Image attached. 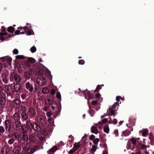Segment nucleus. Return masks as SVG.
<instances>
[{"label":"nucleus","instance_id":"obj_19","mask_svg":"<svg viewBox=\"0 0 154 154\" xmlns=\"http://www.w3.org/2000/svg\"><path fill=\"white\" fill-rule=\"evenodd\" d=\"M21 148L19 147H14L13 149V152L15 154H18L21 151Z\"/></svg>","mask_w":154,"mask_h":154},{"label":"nucleus","instance_id":"obj_43","mask_svg":"<svg viewBox=\"0 0 154 154\" xmlns=\"http://www.w3.org/2000/svg\"><path fill=\"white\" fill-rule=\"evenodd\" d=\"M103 123L102 122H99L97 124H95L96 126L98 125V128H101L103 125Z\"/></svg>","mask_w":154,"mask_h":154},{"label":"nucleus","instance_id":"obj_11","mask_svg":"<svg viewBox=\"0 0 154 154\" xmlns=\"http://www.w3.org/2000/svg\"><path fill=\"white\" fill-rule=\"evenodd\" d=\"M5 91L7 93L8 96L10 95L11 92V88L9 86L5 85Z\"/></svg>","mask_w":154,"mask_h":154},{"label":"nucleus","instance_id":"obj_17","mask_svg":"<svg viewBox=\"0 0 154 154\" xmlns=\"http://www.w3.org/2000/svg\"><path fill=\"white\" fill-rule=\"evenodd\" d=\"M91 133L97 134L98 132L97 130V127L96 126L93 125L91 128Z\"/></svg>","mask_w":154,"mask_h":154},{"label":"nucleus","instance_id":"obj_16","mask_svg":"<svg viewBox=\"0 0 154 154\" xmlns=\"http://www.w3.org/2000/svg\"><path fill=\"white\" fill-rule=\"evenodd\" d=\"M21 135L22 136V139L24 141H27L28 140V136L27 135L26 132L24 130H23V133L21 134Z\"/></svg>","mask_w":154,"mask_h":154},{"label":"nucleus","instance_id":"obj_14","mask_svg":"<svg viewBox=\"0 0 154 154\" xmlns=\"http://www.w3.org/2000/svg\"><path fill=\"white\" fill-rule=\"evenodd\" d=\"M21 87V85L20 83H16L14 86V90L16 92L19 91Z\"/></svg>","mask_w":154,"mask_h":154},{"label":"nucleus","instance_id":"obj_5","mask_svg":"<svg viewBox=\"0 0 154 154\" xmlns=\"http://www.w3.org/2000/svg\"><path fill=\"white\" fill-rule=\"evenodd\" d=\"M38 122L43 126H45L47 125V123L46 118L42 116H39L38 118Z\"/></svg>","mask_w":154,"mask_h":154},{"label":"nucleus","instance_id":"obj_13","mask_svg":"<svg viewBox=\"0 0 154 154\" xmlns=\"http://www.w3.org/2000/svg\"><path fill=\"white\" fill-rule=\"evenodd\" d=\"M9 151V148L7 146H5L2 148L1 152L3 154H6Z\"/></svg>","mask_w":154,"mask_h":154},{"label":"nucleus","instance_id":"obj_38","mask_svg":"<svg viewBox=\"0 0 154 154\" xmlns=\"http://www.w3.org/2000/svg\"><path fill=\"white\" fill-rule=\"evenodd\" d=\"M74 148L76 149L79 147L80 146V144L79 143H75L74 144Z\"/></svg>","mask_w":154,"mask_h":154},{"label":"nucleus","instance_id":"obj_9","mask_svg":"<svg viewBox=\"0 0 154 154\" xmlns=\"http://www.w3.org/2000/svg\"><path fill=\"white\" fill-rule=\"evenodd\" d=\"M2 77L3 82L5 84L7 83L9 80L8 74L6 73H4L2 75Z\"/></svg>","mask_w":154,"mask_h":154},{"label":"nucleus","instance_id":"obj_54","mask_svg":"<svg viewBox=\"0 0 154 154\" xmlns=\"http://www.w3.org/2000/svg\"><path fill=\"white\" fill-rule=\"evenodd\" d=\"M95 138V136L93 135H91L90 137V139L91 140H92Z\"/></svg>","mask_w":154,"mask_h":154},{"label":"nucleus","instance_id":"obj_24","mask_svg":"<svg viewBox=\"0 0 154 154\" xmlns=\"http://www.w3.org/2000/svg\"><path fill=\"white\" fill-rule=\"evenodd\" d=\"M4 58L7 60V61L8 64L10 65L11 63L12 59L9 56L5 57H4Z\"/></svg>","mask_w":154,"mask_h":154},{"label":"nucleus","instance_id":"obj_48","mask_svg":"<svg viewBox=\"0 0 154 154\" xmlns=\"http://www.w3.org/2000/svg\"><path fill=\"white\" fill-rule=\"evenodd\" d=\"M56 96L57 98L61 99V95L59 92H58L57 93Z\"/></svg>","mask_w":154,"mask_h":154},{"label":"nucleus","instance_id":"obj_47","mask_svg":"<svg viewBox=\"0 0 154 154\" xmlns=\"http://www.w3.org/2000/svg\"><path fill=\"white\" fill-rule=\"evenodd\" d=\"M91 116H93L95 113V112L94 110H92L91 112H89Z\"/></svg>","mask_w":154,"mask_h":154},{"label":"nucleus","instance_id":"obj_64","mask_svg":"<svg viewBox=\"0 0 154 154\" xmlns=\"http://www.w3.org/2000/svg\"><path fill=\"white\" fill-rule=\"evenodd\" d=\"M121 98V97L118 96L116 97V100L117 101H119Z\"/></svg>","mask_w":154,"mask_h":154},{"label":"nucleus","instance_id":"obj_46","mask_svg":"<svg viewBox=\"0 0 154 154\" xmlns=\"http://www.w3.org/2000/svg\"><path fill=\"white\" fill-rule=\"evenodd\" d=\"M48 121L50 123H51V121H53V122H51L52 123V122H54V119L52 117H49V118L48 119ZM51 124L52 125L53 123H52V124Z\"/></svg>","mask_w":154,"mask_h":154},{"label":"nucleus","instance_id":"obj_63","mask_svg":"<svg viewBox=\"0 0 154 154\" xmlns=\"http://www.w3.org/2000/svg\"><path fill=\"white\" fill-rule=\"evenodd\" d=\"M37 75H42L43 74V71H41L40 72L37 73Z\"/></svg>","mask_w":154,"mask_h":154},{"label":"nucleus","instance_id":"obj_26","mask_svg":"<svg viewBox=\"0 0 154 154\" xmlns=\"http://www.w3.org/2000/svg\"><path fill=\"white\" fill-rule=\"evenodd\" d=\"M49 88L46 87L43 88L42 89V92L44 94H47L49 92Z\"/></svg>","mask_w":154,"mask_h":154},{"label":"nucleus","instance_id":"obj_35","mask_svg":"<svg viewBox=\"0 0 154 154\" xmlns=\"http://www.w3.org/2000/svg\"><path fill=\"white\" fill-rule=\"evenodd\" d=\"M27 60L29 62L32 63H34L35 61V60L32 57H29L27 58Z\"/></svg>","mask_w":154,"mask_h":154},{"label":"nucleus","instance_id":"obj_7","mask_svg":"<svg viewBox=\"0 0 154 154\" xmlns=\"http://www.w3.org/2000/svg\"><path fill=\"white\" fill-rule=\"evenodd\" d=\"M21 126V123L20 121H15L13 124V128L17 131L19 129Z\"/></svg>","mask_w":154,"mask_h":154},{"label":"nucleus","instance_id":"obj_12","mask_svg":"<svg viewBox=\"0 0 154 154\" xmlns=\"http://www.w3.org/2000/svg\"><path fill=\"white\" fill-rule=\"evenodd\" d=\"M7 33L6 32H1L0 33V39L3 41L7 39Z\"/></svg>","mask_w":154,"mask_h":154},{"label":"nucleus","instance_id":"obj_61","mask_svg":"<svg viewBox=\"0 0 154 154\" xmlns=\"http://www.w3.org/2000/svg\"><path fill=\"white\" fill-rule=\"evenodd\" d=\"M55 91L54 89H52L51 91V94L52 95H54L55 93Z\"/></svg>","mask_w":154,"mask_h":154},{"label":"nucleus","instance_id":"obj_42","mask_svg":"<svg viewBox=\"0 0 154 154\" xmlns=\"http://www.w3.org/2000/svg\"><path fill=\"white\" fill-rule=\"evenodd\" d=\"M5 131L4 128L2 126H0V134H3Z\"/></svg>","mask_w":154,"mask_h":154},{"label":"nucleus","instance_id":"obj_50","mask_svg":"<svg viewBox=\"0 0 154 154\" xmlns=\"http://www.w3.org/2000/svg\"><path fill=\"white\" fill-rule=\"evenodd\" d=\"M85 63V61L83 60H80L79 61V64L83 65Z\"/></svg>","mask_w":154,"mask_h":154},{"label":"nucleus","instance_id":"obj_60","mask_svg":"<svg viewBox=\"0 0 154 154\" xmlns=\"http://www.w3.org/2000/svg\"><path fill=\"white\" fill-rule=\"evenodd\" d=\"M76 149H75V148L74 149H71L69 151V153H73L75 151H76Z\"/></svg>","mask_w":154,"mask_h":154},{"label":"nucleus","instance_id":"obj_25","mask_svg":"<svg viewBox=\"0 0 154 154\" xmlns=\"http://www.w3.org/2000/svg\"><path fill=\"white\" fill-rule=\"evenodd\" d=\"M38 137L41 140L45 141V135L42 133H39L38 134Z\"/></svg>","mask_w":154,"mask_h":154},{"label":"nucleus","instance_id":"obj_2","mask_svg":"<svg viewBox=\"0 0 154 154\" xmlns=\"http://www.w3.org/2000/svg\"><path fill=\"white\" fill-rule=\"evenodd\" d=\"M118 105L117 103H114L112 106L109 107L107 110V114L108 116L115 115V112L118 109Z\"/></svg>","mask_w":154,"mask_h":154},{"label":"nucleus","instance_id":"obj_41","mask_svg":"<svg viewBox=\"0 0 154 154\" xmlns=\"http://www.w3.org/2000/svg\"><path fill=\"white\" fill-rule=\"evenodd\" d=\"M16 58L17 59H22L25 58L22 55H18L16 56Z\"/></svg>","mask_w":154,"mask_h":154},{"label":"nucleus","instance_id":"obj_4","mask_svg":"<svg viewBox=\"0 0 154 154\" xmlns=\"http://www.w3.org/2000/svg\"><path fill=\"white\" fill-rule=\"evenodd\" d=\"M36 82L38 84L42 86H44L46 84V82L45 78L44 77H39L36 79Z\"/></svg>","mask_w":154,"mask_h":154},{"label":"nucleus","instance_id":"obj_58","mask_svg":"<svg viewBox=\"0 0 154 154\" xmlns=\"http://www.w3.org/2000/svg\"><path fill=\"white\" fill-rule=\"evenodd\" d=\"M69 140L70 141H72L73 140V137L71 135H70L69 137Z\"/></svg>","mask_w":154,"mask_h":154},{"label":"nucleus","instance_id":"obj_21","mask_svg":"<svg viewBox=\"0 0 154 154\" xmlns=\"http://www.w3.org/2000/svg\"><path fill=\"white\" fill-rule=\"evenodd\" d=\"M33 129L34 130L36 131H39L41 130L40 126L36 123L34 124Z\"/></svg>","mask_w":154,"mask_h":154},{"label":"nucleus","instance_id":"obj_6","mask_svg":"<svg viewBox=\"0 0 154 154\" xmlns=\"http://www.w3.org/2000/svg\"><path fill=\"white\" fill-rule=\"evenodd\" d=\"M10 78H11L14 79V80L17 82H19L21 80V78L20 76L17 73L14 72L11 73Z\"/></svg>","mask_w":154,"mask_h":154},{"label":"nucleus","instance_id":"obj_15","mask_svg":"<svg viewBox=\"0 0 154 154\" xmlns=\"http://www.w3.org/2000/svg\"><path fill=\"white\" fill-rule=\"evenodd\" d=\"M26 87L30 91H32L33 90V88L32 85L30 84L29 82H27L26 83Z\"/></svg>","mask_w":154,"mask_h":154},{"label":"nucleus","instance_id":"obj_32","mask_svg":"<svg viewBox=\"0 0 154 154\" xmlns=\"http://www.w3.org/2000/svg\"><path fill=\"white\" fill-rule=\"evenodd\" d=\"M7 30L8 32L11 33L14 31V28L13 26H11L8 28Z\"/></svg>","mask_w":154,"mask_h":154},{"label":"nucleus","instance_id":"obj_53","mask_svg":"<svg viewBox=\"0 0 154 154\" xmlns=\"http://www.w3.org/2000/svg\"><path fill=\"white\" fill-rule=\"evenodd\" d=\"M29 139L30 141H33L35 140L34 137L32 136H30Z\"/></svg>","mask_w":154,"mask_h":154},{"label":"nucleus","instance_id":"obj_49","mask_svg":"<svg viewBox=\"0 0 154 154\" xmlns=\"http://www.w3.org/2000/svg\"><path fill=\"white\" fill-rule=\"evenodd\" d=\"M19 53L17 49H15L13 51V53L14 54H17Z\"/></svg>","mask_w":154,"mask_h":154},{"label":"nucleus","instance_id":"obj_8","mask_svg":"<svg viewBox=\"0 0 154 154\" xmlns=\"http://www.w3.org/2000/svg\"><path fill=\"white\" fill-rule=\"evenodd\" d=\"M34 74V72L33 71L30 70L28 72H26L24 73V76L26 79H29L31 75Z\"/></svg>","mask_w":154,"mask_h":154},{"label":"nucleus","instance_id":"obj_55","mask_svg":"<svg viewBox=\"0 0 154 154\" xmlns=\"http://www.w3.org/2000/svg\"><path fill=\"white\" fill-rule=\"evenodd\" d=\"M107 121L108 120L106 118L102 120V122L103 124H104L106 123L107 122Z\"/></svg>","mask_w":154,"mask_h":154},{"label":"nucleus","instance_id":"obj_30","mask_svg":"<svg viewBox=\"0 0 154 154\" xmlns=\"http://www.w3.org/2000/svg\"><path fill=\"white\" fill-rule=\"evenodd\" d=\"M29 114L31 116V118L34 114L35 110L33 109L30 108L29 109Z\"/></svg>","mask_w":154,"mask_h":154},{"label":"nucleus","instance_id":"obj_1","mask_svg":"<svg viewBox=\"0 0 154 154\" xmlns=\"http://www.w3.org/2000/svg\"><path fill=\"white\" fill-rule=\"evenodd\" d=\"M86 90L85 91H79V94L81 96H84L85 99H86L88 100V103H89V99H92L94 98H97V101L94 100L92 101L91 103L93 105H95L97 104V101L99 100L100 99H101V101H102V98L100 97V94H95V96L94 97L92 95V93H94V91H89L87 92V95H86Z\"/></svg>","mask_w":154,"mask_h":154},{"label":"nucleus","instance_id":"obj_20","mask_svg":"<svg viewBox=\"0 0 154 154\" xmlns=\"http://www.w3.org/2000/svg\"><path fill=\"white\" fill-rule=\"evenodd\" d=\"M13 119L15 121H20V116L19 114L17 113H14L13 116Z\"/></svg>","mask_w":154,"mask_h":154},{"label":"nucleus","instance_id":"obj_34","mask_svg":"<svg viewBox=\"0 0 154 154\" xmlns=\"http://www.w3.org/2000/svg\"><path fill=\"white\" fill-rule=\"evenodd\" d=\"M12 136L15 137L16 139H18L19 138V136L17 132H14L12 135Z\"/></svg>","mask_w":154,"mask_h":154},{"label":"nucleus","instance_id":"obj_52","mask_svg":"<svg viewBox=\"0 0 154 154\" xmlns=\"http://www.w3.org/2000/svg\"><path fill=\"white\" fill-rule=\"evenodd\" d=\"M114 133L116 136H117L118 134V131L117 129L115 130L114 131Z\"/></svg>","mask_w":154,"mask_h":154},{"label":"nucleus","instance_id":"obj_27","mask_svg":"<svg viewBox=\"0 0 154 154\" xmlns=\"http://www.w3.org/2000/svg\"><path fill=\"white\" fill-rule=\"evenodd\" d=\"M138 138H132L130 140L132 141L133 145L137 144L138 142Z\"/></svg>","mask_w":154,"mask_h":154},{"label":"nucleus","instance_id":"obj_37","mask_svg":"<svg viewBox=\"0 0 154 154\" xmlns=\"http://www.w3.org/2000/svg\"><path fill=\"white\" fill-rule=\"evenodd\" d=\"M46 74H47L48 76L49 77L50 79H52V75L51 74V71L47 69L46 71Z\"/></svg>","mask_w":154,"mask_h":154},{"label":"nucleus","instance_id":"obj_3","mask_svg":"<svg viewBox=\"0 0 154 154\" xmlns=\"http://www.w3.org/2000/svg\"><path fill=\"white\" fill-rule=\"evenodd\" d=\"M4 126L5 129L9 133L11 131V122L9 119H6L4 122Z\"/></svg>","mask_w":154,"mask_h":154},{"label":"nucleus","instance_id":"obj_29","mask_svg":"<svg viewBox=\"0 0 154 154\" xmlns=\"http://www.w3.org/2000/svg\"><path fill=\"white\" fill-rule=\"evenodd\" d=\"M33 126L34 125H33L31 122L29 121L27 122L26 127L27 128H29L30 129L33 128Z\"/></svg>","mask_w":154,"mask_h":154},{"label":"nucleus","instance_id":"obj_36","mask_svg":"<svg viewBox=\"0 0 154 154\" xmlns=\"http://www.w3.org/2000/svg\"><path fill=\"white\" fill-rule=\"evenodd\" d=\"M14 103L17 105H19L21 103L20 100L18 99H16L13 100Z\"/></svg>","mask_w":154,"mask_h":154},{"label":"nucleus","instance_id":"obj_23","mask_svg":"<svg viewBox=\"0 0 154 154\" xmlns=\"http://www.w3.org/2000/svg\"><path fill=\"white\" fill-rule=\"evenodd\" d=\"M97 146L96 145H92V147L90 149V152L91 153H94L97 150Z\"/></svg>","mask_w":154,"mask_h":154},{"label":"nucleus","instance_id":"obj_22","mask_svg":"<svg viewBox=\"0 0 154 154\" xmlns=\"http://www.w3.org/2000/svg\"><path fill=\"white\" fill-rule=\"evenodd\" d=\"M148 131V130L147 129H143L142 130L140 131L139 133L142 134V136L145 137L147 134Z\"/></svg>","mask_w":154,"mask_h":154},{"label":"nucleus","instance_id":"obj_57","mask_svg":"<svg viewBox=\"0 0 154 154\" xmlns=\"http://www.w3.org/2000/svg\"><path fill=\"white\" fill-rule=\"evenodd\" d=\"M141 148L142 149H146V146L145 144L142 145L141 146Z\"/></svg>","mask_w":154,"mask_h":154},{"label":"nucleus","instance_id":"obj_59","mask_svg":"<svg viewBox=\"0 0 154 154\" xmlns=\"http://www.w3.org/2000/svg\"><path fill=\"white\" fill-rule=\"evenodd\" d=\"M33 33H34V32L33 31L32 32L31 31H29L27 32V34L28 35H30L33 34Z\"/></svg>","mask_w":154,"mask_h":154},{"label":"nucleus","instance_id":"obj_62","mask_svg":"<svg viewBox=\"0 0 154 154\" xmlns=\"http://www.w3.org/2000/svg\"><path fill=\"white\" fill-rule=\"evenodd\" d=\"M5 103H2L1 102H0V111L2 110V105L4 104Z\"/></svg>","mask_w":154,"mask_h":154},{"label":"nucleus","instance_id":"obj_31","mask_svg":"<svg viewBox=\"0 0 154 154\" xmlns=\"http://www.w3.org/2000/svg\"><path fill=\"white\" fill-rule=\"evenodd\" d=\"M21 116L24 120H26L28 118V116H27L26 113L24 112H23L21 114Z\"/></svg>","mask_w":154,"mask_h":154},{"label":"nucleus","instance_id":"obj_10","mask_svg":"<svg viewBox=\"0 0 154 154\" xmlns=\"http://www.w3.org/2000/svg\"><path fill=\"white\" fill-rule=\"evenodd\" d=\"M5 97V94L2 92H0V102L2 103H5L6 102Z\"/></svg>","mask_w":154,"mask_h":154},{"label":"nucleus","instance_id":"obj_51","mask_svg":"<svg viewBox=\"0 0 154 154\" xmlns=\"http://www.w3.org/2000/svg\"><path fill=\"white\" fill-rule=\"evenodd\" d=\"M46 115L48 117H50L52 115V113L51 112L48 111L47 112Z\"/></svg>","mask_w":154,"mask_h":154},{"label":"nucleus","instance_id":"obj_44","mask_svg":"<svg viewBox=\"0 0 154 154\" xmlns=\"http://www.w3.org/2000/svg\"><path fill=\"white\" fill-rule=\"evenodd\" d=\"M14 141V138H11L8 141V143L10 144H12Z\"/></svg>","mask_w":154,"mask_h":154},{"label":"nucleus","instance_id":"obj_45","mask_svg":"<svg viewBox=\"0 0 154 154\" xmlns=\"http://www.w3.org/2000/svg\"><path fill=\"white\" fill-rule=\"evenodd\" d=\"M32 53H34L36 51V48L35 46H33L30 49Z\"/></svg>","mask_w":154,"mask_h":154},{"label":"nucleus","instance_id":"obj_40","mask_svg":"<svg viewBox=\"0 0 154 154\" xmlns=\"http://www.w3.org/2000/svg\"><path fill=\"white\" fill-rule=\"evenodd\" d=\"M100 140L98 138H97L94 139L93 141V143L95 144V145L97 146L98 143L99 142Z\"/></svg>","mask_w":154,"mask_h":154},{"label":"nucleus","instance_id":"obj_56","mask_svg":"<svg viewBox=\"0 0 154 154\" xmlns=\"http://www.w3.org/2000/svg\"><path fill=\"white\" fill-rule=\"evenodd\" d=\"M117 120L116 119H114L113 120V124L114 125H116L117 123Z\"/></svg>","mask_w":154,"mask_h":154},{"label":"nucleus","instance_id":"obj_39","mask_svg":"<svg viewBox=\"0 0 154 154\" xmlns=\"http://www.w3.org/2000/svg\"><path fill=\"white\" fill-rule=\"evenodd\" d=\"M19 29H18L17 30H16L15 32V34L16 35H18L20 34H24V33L23 32H20V31L19 30Z\"/></svg>","mask_w":154,"mask_h":154},{"label":"nucleus","instance_id":"obj_18","mask_svg":"<svg viewBox=\"0 0 154 154\" xmlns=\"http://www.w3.org/2000/svg\"><path fill=\"white\" fill-rule=\"evenodd\" d=\"M57 149L56 146H54L48 151V154H54L53 152Z\"/></svg>","mask_w":154,"mask_h":154},{"label":"nucleus","instance_id":"obj_33","mask_svg":"<svg viewBox=\"0 0 154 154\" xmlns=\"http://www.w3.org/2000/svg\"><path fill=\"white\" fill-rule=\"evenodd\" d=\"M109 128L107 126H105L103 128V131L105 133L108 134L109 132Z\"/></svg>","mask_w":154,"mask_h":154},{"label":"nucleus","instance_id":"obj_28","mask_svg":"<svg viewBox=\"0 0 154 154\" xmlns=\"http://www.w3.org/2000/svg\"><path fill=\"white\" fill-rule=\"evenodd\" d=\"M27 151L26 152L25 154H32L34 152V149L32 148L27 149Z\"/></svg>","mask_w":154,"mask_h":154}]
</instances>
